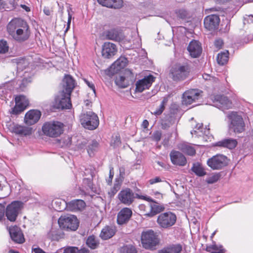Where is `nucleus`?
<instances>
[{
  "label": "nucleus",
  "mask_w": 253,
  "mask_h": 253,
  "mask_svg": "<svg viewBox=\"0 0 253 253\" xmlns=\"http://www.w3.org/2000/svg\"><path fill=\"white\" fill-rule=\"evenodd\" d=\"M7 31L11 38L18 43L27 41L31 35L29 24L20 18L12 19L7 25Z\"/></svg>",
  "instance_id": "obj_1"
},
{
  "label": "nucleus",
  "mask_w": 253,
  "mask_h": 253,
  "mask_svg": "<svg viewBox=\"0 0 253 253\" xmlns=\"http://www.w3.org/2000/svg\"><path fill=\"white\" fill-rule=\"evenodd\" d=\"M141 242L142 247L149 250H155L160 243L158 234L151 229L142 232Z\"/></svg>",
  "instance_id": "obj_2"
},
{
  "label": "nucleus",
  "mask_w": 253,
  "mask_h": 253,
  "mask_svg": "<svg viewBox=\"0 0 253 253\" xmlns=\"http://www.w3.org/2000/svg\"><path fill=\"white\" fill-rule=\"evenodd\" d=\"M81 125L84 128L92 130L99 126V120L98 116L92 111H83L79 116Z\"/></svg>",
  "instance_id": "obj_3"
},
{
  "label": "nucleus",
  "mask_w": 253,
  "mask_h": 253,
  "mask_svg": "<svg viewBox=\"0 0 253 253\" xmlns=\"http://www.w3.org/2000/svg\"><path fill=\"white\" fill-rule=\"evenodd\" d=\"M64 125L58 121L47 122L43 124L42 131L43 134L50 137L59 136L64 131Z\"/></svg>",
  "instance_id": "obj_4"
},
{
  "label": "nucleus",
  "mask_w": 253,
  "mask_h": 253,
  "mask_svg": "<svg viewBox=\"0 0 253 253\" xmlns=\"http://www.w3.org/2000/svg\"><path fill=\"white\" fill-rule=\"evenodd\" d=\"M190 72V69L187 64L178 63L171 67L169 75L174 81H181L188 78Z\"/></svg>",
  "instance_id": "obj_5"
},
{
  "label": "nucleus",
  "mask_w": 253,
  "mask_h": 253,
  "mask_svg": "<svg viewBox=\"0 0 253 253\" xmlns=\"http://www.w3.org/2000/svg\"><path fill=\"white\" fill-rule=\"evenodd\" d=\"M229 121V127L236 133H241L245 130V124L243 119L237 112H230L227 115Z\"/></svg>",
  "instance_id": "obj_6"
},
{
  "label": "nucleus",
  "mask_w": 253,
  "mask_h": 253,
  "mask_svg": "<svg viewBox=\"0 0 253 253\" xmlns=\"http://www.w3.org/2000/svg\"><path fill=\"white\" fill-rule=\"evenodd\" d=\"M105 72L109 77H112L116 74H126V57L125 56H121Z\"/></svg>",
  "instance_id": "obj_7"
},
{
  "label": "nucleus",
  "mask_w": 253,
  "mask_h": 253,
  "mask_svg": "<svg viewBox=\"0 0 253 253\" xmlns=\"http://www.w3.org/2000/svg\"><path fill=\"white\" fill-rule=\"evenodd\" d=\"M58 222L61 228L70 231H76L79 224L77 217L72 214L61 215Z\"/></svg>",
  "instance_id": "obj_8"
},
{
  "label": "nucleus",
  "mask_w": 253,
  "mask_h": 253,
  "mask_svg": "<svg viewBox=\"0 0 253 253\" xmlns=\"http://www.w3.org/2000/svg\"><path fill=\"white\" fill-rule=\"evenodd\" d=\"M70 96L71 94L64 90L59 92L55 97L54 107L58 109H70L72 106Z\"/></svg>",
  "instance_id": "obj_9"
},
{
  "label": "nucleus",
  "mask_w": 253,
  "mask_h": 253,
  "mask_svg": "<svg viewBox=\"0 0 253 253\" xmlns=\"http://www.w3.org/2000/svg\"><path fill=\"white\" fill-rule=\"evenodd\" d=\"M22 203L19 201H13L5 208V216L9 221L14 222L20 212Z\"/></svg>",
  "instance_id": "obj_10"
},
{
  "label": "nucleus",
  "mask_w": 253,
  "mask_h": 253,
  "mask_svg": "<svg viewBox=\"0 0 253 253\" xmlns=\"http://www.w3.org/2000/svg\"><path fill=\"white\" fill-rule=\"evenodd\" d=\"M228 160L227 157L217 154L208 159V166L213 170L221 169L227 165Z\"/></svg>",
  "instance_id": "obj_11"
},
{
  "label": "nucleus",
  "mask_w": 253,
  "mask_h": 253,
  "mask_svg": "<svg viewBox=\"0 0 253 253\" xmlns=\"http://www.w3.org/2000/svg\"><path fill=\"white\" fill-rule=\"evenodd\" d=\"M203 91L197 89L185 91L182 95V102L184 105H190L202 97Z\"/></svg>",
  "instance_id": "obj_12"
},
{
  "label": "nucleus",
  "mask_w": 253,
  "mask_h": 253,
  "mask_svg": "<svg viewBox=\"0 0 253 253\" xmlns=\"http://www.w3.org/2000/svg\"><path fill=\"white\" fill-rule=\"evenodd\" d=\"M176 216L171 212L160 214L157 218V222L160 227L167 228L172 226L176 222Z\"/></svg>",
  "instance_id": "obj_13"
},
{
  "label": "nucleus",
  "mask_w": 253,
  "mask_h": 253,
  "mask_svg": "<svg viewBox=\"0 0 253 253\" xmlns=\"http://www.w3.org/2000/svg\"><path fill=\"white\" fill-rule=\"evenodd\" d=\"M155 77L149 74L139 80L136 82L135 92H142L144 90L149 89L155 80Z\"/></svg>",
  "instance_id": "obj_14"
},
{
  "label": "nucleus",
  "mask_w": 253,
  "mask_h": 253,
  "mask_svg": "<svg viewBox=\"0 0 253 253\" xmlns=\"http://www.w3.org/2000/svg\"><path fill=\"white\" fill-rule=\"evenodd\" d=\"M214 106L222 110L228 109L232 107V102L225 96L215 95L211 97Z\"/></svg>",
  "instance_id": "obj_15"
},
{
  "label": "nucleus",
  "mask_w": 253,
  "mask_h": 253,
  "mask_svg": "<svg viewBox=\"0 0 253 253\" xmlns=\"http://www.w3.org/2000/svg\"><path fill=\"white\" fill-rule=\"evenodd\" d=\"M16 106L12 109L11 113L17 115L22 112L29 104V101L24 95H19L15 97Z\"/></svg>",
  "instance_id": "obj_16"
},
{
  "label": "nucleus",
  "mask_w": 253,
  "mask_h": 253,
  "mask_svg": "<svg viewBox=\"0 0 253 253\" xmlns=\"http://www.w3.org/2000/svg\"><path fill=\"white\" fill-rule=\"evenodd\" d=\"M41 117V113L37 110H31L26 113L24 118L26 124L32 126L37 123Z\"/></svg>",
  "instance_id": "obj_17"
},
{
  "label": "nucleus",
  "mask_w": 253,
  "mask_h": 253,
  "mask_svg": "<svg viewBox=\"0 0 253 253\" xmlns=\"http://www.w3.org/2000/svg\"><path fill=\"white\" fill-rule=\"evenodd\" d=\"M117 51L116 45L110 42H105L102 46V55L105 58H110L114 56Z\"/></svg>",
  "instance_id": "obj_18"
},
{
  "label": "nucleus",
  "mask_w": 253,
  "mask_h": 253,
  "mask_svg": "<svg viewBox=\"0 0 253 253\" xmlns=\"http://www.w3.org/2000/svg\"><path fill=\"white\" fill-rule=\"evenodd\" d=\"M220 22L218 15L212 14L207 16L204 19V25L209 30H214L217 28Z\"/></svg>",
  "instance_id": "obj_19"
},
{
  "label": "nucleus",
  "mask_w": 253,
  "mask_h": 253,
  "mask_svg": "<svg viewBox=\"0 0 253 253\" xmlns=\"http://www.w3.org/2000/svg\"><path fill=\"white\" fill-rule=\"evenodd\" d=\"M9 233L11 239L15 243L21 244L24 242V238L20 229L17 226L9 228Z\"/></svg>",
  "instance_id": "obj_20"
},
{
  "label": "nucleus",
  "mask_w": 253,
  "mask_h": 253,
  "mask_svg": "<svg viewBox=\"0 0 253 253\" xmlns=\"http://www.w3.org/2000/svg\"><path fill=\"white\" fill-rule=\"evenodd\" d=\"M187 50L192 57L197 58L201 54L202 48L198 41L193 40L189 43Z\"/></svg>",
  "instance_id": "obj_21"
},
{
  "label": "nucleus",
  "mask_w": 253,
  "mask_h": 253,
  "mask_svg": "<svg viewBox=\"0 0 253 253\" xmlns=\"http://www.w3.org/2000/svg\"><path fill=\"white\" fill-rule=\"evenodd\" d=\"M170 158L172 163L175 165L184 166L187 161L184 156L180 152L172 151L170 153Z\"/></svg>",
  "instance_id": "obj_22"
},
{
  "label": "nucleus",
  "mask_w": 253,
  "mask_h": 253,
  "mask_svg": "<svg viewBox=\"0 0 253 253\" xmlns=\"http://www.w3.org/2000/svg\"><path fill=\"white\" fill-rule=\"evenodd\" d=\"M106 37L111 40L121 42L125 38V35L121 29H113L107 31Z\"/></svg>",
  "instance_id": "obj_23"
},
{
  "label": "nucleus",
  "mask_w": 253,
  "mask_h": 253,
  "mask_svg": "<svg viewBox=\"0 0 253 253\" xmlns=\"http://www.w3.org/2000/svg\"><path fill=\"white\" fill-rule=\"evenodd\" d=\"M101 5L115 9H120L123 6V0H97Z\"/></svg>",
  "instance_id": "obj_24"
},
{
  "label": "nucleus",
  "mask_w": 253,
  "mask_h": 253,
  "mask_svg": "<svg viewBox=\"0 0 253 253\" xmlns=\"http://www.w3.org/2000/svg\"><path fill=\"white\" fill-rule=\"evenodd\" d=\"M147 209L150 210V212L145 213L144 215L147 217H152L163 211L164 210V207L163 205L158 203L153 202L148 204Z\"/></svg>",
  "instance_id": "obj_25"
},
{
  "label": "nucleus",
  "mask_w": 253,
  "mask_h": 253,
  "mask_svg": "<svg viewBox=\"0 0 253 253\" xmlns=\"http://www.w3.org/2000/svg\"><path fill=\"white\" fill-rule=\"evenodd\" d=\"M63 89L65 92L71 94L75 86V81L72 77L69 75L65 76L63 80Z\"/></svg>",
  "instance_id": "obj_26"
},
{
  "label": "nucleus",
  "mask_w": 253,
  "mask_h": 253,
  "mask_svg": "<svg viewBox=\"0 0 253 253\" xmlns=\"http://www.w3.org/2000/svg\"><path fill=\"white\" fill-rule=\"evenodd\" d=\"M116 231L115 226H106L102 229L99 236L102 240H106L114 236Z\"/></svg>",
  "instance_id": "obj_27"
},
{
  "label": "nucleus",
  "mask_w": 253,
  "mask_h": 253,
  "mask_svg": "<svg viewBox=\"0 0 253 253\" xmlns=\"http://www.w3.org/2000/svg\"><path fill=\"white\" fill-rule=\"evenodd\" d=\"M12 130L15 133L21 136H27L32 134L31 127L19 125H14L12 127Z\"/></svg>",
  "instance_id": "obj_28"
},
{
  "label": "nucleus",
  "mask_w": 253,
  "mask_h": 253,
  "mask_svg": "<svg viewBox=\"0 0 253 253\" xmlns=\"http://www.w3.org/2000/svg\"><path fill=\"white\" fill-rule=\"evenodd\" d=\"M66 205L68 209L71 211L82 210L85 207V203L82 200H74Z\"/></svg>",
  "instance_id": "obj_29"
},
{
  "label": "nucleus",
  "mask_w": 253,
  "mask_h": 253,
  "mask_svg": "<svg viewBox=\"0 0 253 253\" xmlns=\"http://www.w3.org/2000/svg\"><path fill=\"white\" fill-rule=\"evenodd\" d=\"M237 144L236 139L232 138L224 139L216 143V146L227 148L230 149L234 148Z\"/></svg>",
  "instance_id": "obj_30"
},
{
  "label": "nucleus",
  "mask_w": 253,
  "mask_h": 253,
  "mask_svg": "<svg viewBox=\"0 0 253 253\" xmlns=\"http://www.w3.org/2000/svg\"><path fill=\"white\" fill-rule=\"evenodd\" d=\"M191 133L193 136L195 135L197 137L207 136L209 134V129L204 128L202 124H198L194 129L191 131Z\"/></svg>",
  "instance_id": "obj_31"
},
{
  "label": "nucleus",
  "mask_w": 253,
  "mask_h": 253,
  "mask_svg": "<svg viewBox=\"0 0 253 253\" xmlns=\"http://www.w3.org/2000/svg\"><path fill=\"white\" fill-rule=\"evenodd\" d=\"M191 170L198 176H203L207 173L202 165L198 162L193 164Z\"/></svg>",
  "instance_id": "obj_32"
},
{
  "label": "nucleus",
  "mask_w": 253,
  "mask_h": 253,
  "mask_svg": "<svg viewBox=\"0 0 253 253\" xmlns=\"http://www.w3.org/2000/svg\"><path fill=\"white\" fill-rule=\"evenodd\" d=\"M83 186L87 191L90 190L94 193H98L99 190L92 183V179L88 178H85L83 179Z\"/></svg>",
  "instance_id": "obj_33"
},
{
  "label": "nucleus",
  "mask_w": 253,
  "mask_h": 253,
  "mask_svg": "<svg viewBox=\"0 0 253 253\" xmlns=\"http://www.w3.org/2000/svg\"><path fill=\"white\" fill-rule=\"evenodd\" d=\"M88 249L83 247L79 249L77 247L68 246L63 248V253H89Z\"/></svg>",
  "instance_id": "obj_34"
},
{
  "label": "nucleus",
  "mask_w": 253,
  "mask_h": 253,
  "mask_svg": "<svg viewBox=\"0 0 253 253\" xmlns=\"http://www.w3.org/2000/svg\"><path fill=\"white\" fill-rule=\"evenodd\" d=\"M86 245L92 250L97 249L99 245V241L94 235H90L87 237L86 240Z\"/></svg>",
  "instance_id": "obj_35"
},
{
  "label": "nucleus",
  "mask_w": 253,
  "mask_h": 253,
  "mask_svg": "<svg viewBox=\"0 0 253 253\" xmlns=\"http://www.w3.org/2000/svg\"><path fill=\"white\" fill-rule=\"evenodd\" d=\"M126 74H119L116 77L115 83L120 88L126 87Z\"/></svg>",
  "instance_id": "obj_36"
},
{
  "label": "nucleus",
  "mask_w": 253,
  "mask_h": 253,
  "mask_svg": "<svg viewBox=\"0 0 253 253\" xmlns=\"http://www.w3.org/2000/svg\"><path fill=\"white\" fill-rule=\"evenodd\" d=\"M229 58V52L228 50H225L218 53L217 56V61L218 64L223 65L226 64Z\"/></svg>",
  "instance_id": "obj_37"
},
{
  "label": "nucleus",
  "mask_w": 253,
  "mask_h": 253,
  "mask_svg": "<svg viewBox=\"0 0 253 253\" xmlns=\"http://www.w3.org/2000/svg\"><path fill=\"white\" fill-rule=\"evenodd\" d=\"M99 143L96 140H92L88 143L87 151L90 157L94 155V152L97 151Z\"/></svg>",
  "instance_id": "obj_38"
},
{
  "label": "nucleus",
  "mask_w": 253,
  "mask_h": 253,
  "mask_svg": "<svg viewBox=\"0 0 253 253\" xmlns=\"http://www.w3.org/2000/svg\"><path fill=\"white\" fill-rule=\"evenodd\" d=\"M117 223L122 225L126 222V208H124L119 212L117 215Z\"/></svg>",
  "instance_id": "obj_39"
},
{
  "label": "nucleus",
  "mask_w": 253,
  "mask_h": 253,
  "mask_svg": "<svg viewBox=\"0 0 253 253\" xmlns=\"http://www.w3.org/2000/svg\"><path fill=\"white\" fill-rule=\"evenodd\" d=\"M180 148L185 153L190 156H193L195 154L196 151L194 148L186 144H182Z\"/></svg>",
  "instance_id": "obj_40"
},
{
  "label": "nucleus",
  "mask_w": 253,
  "mask_h": 253,
  "mask_svg": "<svg viewBox=\"0 0 253 253\" xmlns=\"http://www.w3.org/2000/svg\"><path fill=\"white\" fill-rule=\"evenodd\" d=\"M220 177L219 173H213L206 178V182L208 184H213L216 182Z\"/></svg>",
  "instance_id": "obj_41"
},
{
  "label": "nucleus",
  "mask_w": 253,
  "mask_h": 253,
  "mask_svg": "<svg viewBox=\"0 0 253 253\" xmlns=\"http://www.w3.org/2000/svg\"><path fill=\"white\" fill-rule=\"evenodd\" d=\"M122 180L121 178H116L115 183L114 184L113 188L111 190V191L109 193L111 195H114L117 191L120 189Z\"/></svg>",
  "instance_id": "obj_42"
},
{
  "label": "nucleus",
  "mask_w": 253,
  "mask_h": 253,
  "mask_svg": "<svg viewBox=\"0 0 253 253\" xmlns=\"http://www.w3.org/2000/svg\"><path fill=\"white\" fill-rule=\"evenodd\" d=\"M135 198H140V197L137 194H134L130 189L127 188V205L130 204Z\"/></svg>",
  "instance_id": "obj_43"
},
{
  "label": "nucleus",
  "mask_w": 253,
  "mask_h": 253,
  "mask_svg": "<svg viewBox=\"0 0 253 253\" xmlns=\"http://www.w3.org/2000/svg\"><path fill=\"white\" fill-rule=\"evenodd\" d=\"M170 253H180L182 251V246L180 244L172 245L168 246Z\"/></svg>",
  "instance_id": "obj_44"
},
{
  "label": "nucleus",
  "mask_w": 253,
  "mask_h": 253,
  "mask_svg": "<svg viewBox=\"0 0 253 253\" xmlns=\"http://www.w3.org/2000/svg\"><path fill=\"white\" fill-rule=\"evenodd\" d=\"M9 47L6 41L4 40L0 41V53H5L8 50Z\"/></svg>",
  "instance_id": "obj_45"
},
{
  "label": "nucleus",
  "mask_w": 253,
  "mask_h": 253,
  "mask_svg": "<svg viewBox=\"0 0 253 253\" xmlns=\"http://www.w3.org/2000/svg\"><path fill=\"white\" fill-rule=\"evenodd\" d=\"M134 37L133 38L132 40V42H133V46L132 47V48H138L140 46V39L138 37L137 34L135 32L134 33Z\"/></svg>",
  "instance_id": "obj_46"
},
{
  "label": "nucleus",
  "mask_w": 253,
  "mask_h": 253,
  "mask_svg": "<svg viewBox=\"0 0 253 253\" xmlns=\"http://www.w3.org/2000/svg\"><path fill=\"white\" fill-rule=\"evenodd\" d=\"M167 102V99L165 98L161 102V104L159 106V108L156 109V111L154 112L153 114H155V115H161L164 110L165 105L166 104Z\"/></svg>",
  "instance_id": "obj_47"
},
{
  "label": "nucleus",
  "mask_w": 253,
  "mask_h": 253,
  "mask_svg": "<svg viewBox=\"0 0 253 253\" xmlns=\"http://www.w3.org/2000/svg\"><path fill=\"white\" fill-rule=\"evenodd\" d=\"M213 250L214 252H221L225 251L222 246H217L216 245H212L207 247L206 250L208 252H211V250Z\"/></svg>",
  "instance_id": "obj_48"
},
{
  "label": "nucleus",
  "mask_w": 253,
  "mask_h": 253,
  "mask_svg": "<svg viewBox=\"0 0 253 253\" xmlns=\"http://www.w3.org/2000/svg\"><path fill=\"white\" fill-rule=\"evenodd\" d=\"M87 144V140L84 138H82L81 140H78L77 144V147L80 149H84L87 147H86Z\"/></svg>",
  "instance_id": "obj_49"
},
{
  "label": "nucleus",
  "mask_w": 253,
  "mask_h": 253,
  "mask_svg": "<svg viewBox=\"0 0 253 253\" xmlns=\"http://www.w3.org/2000/svg\"><path fill=\"white\" fill-rule=\"evenodd\" d=\"M5 8L6 10H10L14 9L15 6V0H5Z\"/></svg>",
  "instance_id": "obj_50"
},
{
  "label": "nucleus",
  "mask_w": 253,
  "mask_h": 253,
  "mask_svg": "<svg viewBox=\"0 0 253 253\" xmlns=\"http://www.w3.org/2000/svg\"><path fill=\"white\" fill-rule=\"evenodd\" d=\"M118 198L122 203L126 204V190L121 191L118 195Z\"/></svg>",
  "instance_id": "obj_51"
},
{
  "label": "nucleus",
  "mask_w": 253,
  "mask_h": 253,
  "mask_svg": "<svg viewBox=\"0 0 253 253\" xmlns=\"http://www.w3.org/2000/svg\"><path fill=\"white\" fill-rule=\"evenodd\" d=\"M31 78H24L23 79L20 84L19 85L20 89L21 90H24L25 87L27 86V85L29 83H31Z\"/></svg>",
  "instance_id": "obj_52"
},
{
  "label": "nucleus",
  "mask_w": 253,
  "mask_h": 253,
  "mask_svg": "<svg viewBox=\"0 0 253 253\" xmlns=\"http://www.w3.org/2000/svg\"><path fill=\"white\" fill-rule=\"evenodd\" d=\"M121 144V140L119 136L117 135L115 137H113L111 141V145L113 146L114 147L118 146Z\"/></svg>",
  "instance_id": "obj_53"
},
{
  "label": "nucleus",
  "mask_w": 253,
  "mask_h": 253,
  "mask_svg": "<svg viewBox=\"0 0 253 253\" xmlns=\"http://www.w3.org/2000/svg\"><path fill=\"white\" fill-rule=\"evenodd\" d=\"M152 136L154 140L158 142L161 140L162 133L160 131H156L153 133Z\"/></svg>",
  "instance_id": "obj_54"
},
{
  "label": "nucleus",
  "mask_w": 253,
  "mask_h": 253,
  "mask_svg": "<svg viewBox=\"0 0 253 253\" xmlns=\"http://www.w3.org/2000/svg\"><path fill=\"white\" fill-rule=\"evenodd\" d=\"M114 175V169L112 167L110 168L109 176L108 179H106V181L108 184L110 185L112 183V180Z\"/></svg>",
  "instance_id": "obj_55"
},
{
  "label": "nucleus",
  "mask_w": 253,
  "mask_h": 253,
  "mask_svg": "<svg viewBox=\"0 0 253 253\" xmlns=\"http://www.w3.org/2000/svg\"><path fill=\"white\" fill-rule=\"evenodd\" d=\"M5 212V205L4 204H0V221H1L4 217Z\"/></svg>",
  "instance_id": "obj_56"
},
{
  "label": "nucleus",
  "mask_w": 253,
  "mask_h": 253,
  "mask_svg": "<svg viewBox=\"0 0 253 253\" xmlns=\"http://www.w3.org/2000/svg\"><path fill=\"white\" fill-rule=\"evenodd\" d=\"M67 11H68V18L67 26L66 30H65V33L67 32L69 30V29L70 28V26L71 19H72V15L70 13L69 9H68Z\"/></svg>",
  "instance_id": "obj_57"
},
{
  "label": "nucleus",
  "mask_w": 253,
  "mask_h": 253,
  "mask_svg": "<svg viewBox=\"0 0 253 253\" xmlns=\"http://www.w3.org/2000/svg\"><path fill=\"white\" fill-rule=\"evenodd\" d=\"M147 207H148V204L147 205H145L144 204H141L139 206V208L140 210L143 211L144 215L145 213L150 212V210H148L147 209Z\"/></svg>",
  "instance_id": "obj_58"
},
{
  "label": "nucleus",
  "mask_w": 253,
  "mask_h": 253,
  "mask_svg": "<svg viewBox=\"0 0 253 253\" xmlns=\"http://www.w3.org/2000/svg\"><path fill=\"white\" fill-rule=\"evenodd\" d=\"M127 253H137L136 248L131 245L127 246Z\"/></svg>",
  "instance_id": "obj_59"
},
{
  "label": "nucleus",
  "mask_w": 253,
  "mask_h": 253,
  "mask_svg": "<svg viewBox=\"0 0 253 253\" xmlns=\"http://www.w3.org/2000/svg\"><path fill=\"white\" fill-rule=\"evenodd\" d=\"M162 181L160 177H156L149 180V182L150 184H154L155 183Z\"/></svg>",
  "instance_id": "obj_60"
},
{
  "label": "nucleus",
  "mask_w": 253,
  "mask_h": 253,
  "mask_svg": "<svg viewBox=\"0 0 253 253\" xmlns=\"http://www.w3.org/2000/svg\"><path fill=\"white\" fill-rule=\"evenodd\" d=\"M223 44V41L221 39H217L214 42V45L217 48H220Z\"/></svg>",
  "instance_id": "obj_61"
},
{
  "label": "nucleus",
  "mask_w": 253,
  "mask_h": 253,
  "mask_svg": "<svg viewBox=\"0 0 253 253\" xmlns=\"http://www.w3.org/2000/svg\"><path fill=\"white\" fill-rule=\"evenodd\" d=\"M32 253H45L42 249L38 247L34 248H32Z\"/></svg>",
  "instance_id": "obj_62"
},
{
  "label": "nucleus",
  "mask_w": 253,
  "mask_h": 253,
  "mask_svg": "<svg viewBox=\"0 0 253 253\" xmlns=\"http://www.w3.org/2000/svg\"><path fill=\"white\" fill-rule=\"evenodd\" d=\"M158 253H170V252L169 247L167 246L159 250Z\"/></svg>",
  "instance_id": "obj_63"
},
{
  "label": "nucleus",
  "mask_w": 253,
  "mask_h": 253,
  "mask_svg": "<svg viewBox=\"0 0 253 253\" xmlns=\"http://www.w3.org/2000/svg\"><path fill=\"white\" fill-rule=\"evenodd\" d=\"M158 253H170V252L169 247L167 246L159 250Z\"/></svg>",
  "instance_id": "obj_64"
}]
</instances>
